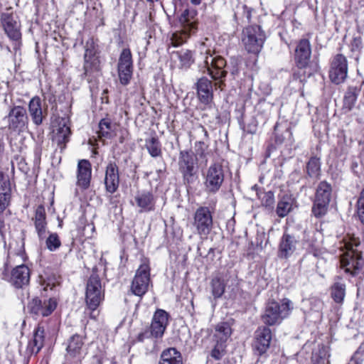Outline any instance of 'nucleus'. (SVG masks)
Returning <instances> with one entry per match:
<instances>
[{
    "label": "nucleus",
    "instance_id": "1",
    "mask_svg": "<svg viewBox=\"0 0 364 364\" xmlns=\"http://www.w3.org/2000/svg\"><path fill=\"white\" fill-rule=\"evenodd\" d=\"M360 245L359 240L355 237L344 242L346 251L341 256V265L346 272L351 275H355L364 264L362 252L359 250Z\"/></svg>",
    "mask_w": 364,
    "mask_h": 364
},
{
    "label": "nucleus",
    "instance_id": "2",
    "mask_svg": "<svg viewBox=\"0 0 364 364\" xmlns=\"http://www.w3.org/2000/svg\"><path fill=\"white\" fill-rule=\"evenodd\" d=\"M292 309V302L289 299L285 298L279 301L271 300L266 304L262 319L268 326L279 324L290 314Z\"/></svg>",
    "mask_w": 364,
    "mask_h": 364
},
{
    "label": "nucleus",
    "instance_id": "3",
    "mask_svg": "<svg viewBox=\"0 0 364 364\" xmlns=\"http://www.w3.org/2000/svg\"><path fill=\"white\" fill-rule=\"evenodd\" d=\"M104 292L99 275L93 272L87 280L85 291V301L88 308L92 310L90 314L92 318H96L94 313L104 300Z\"/></svg>",
    "mask_w": 364,
    "mask_h": 364
},
{
    "label": "nucleus",
    "instance_id": "4",
    "mask_svg": "<svg viewBox=\"0 0 364 364\" xmlns=\"http://www.w3.org/2000/svg\"><path fill=\"white\" fill-rule=\"evenodd\" d=\"M4 121L6 122L8 130L11 132H23L29 122L26 109L21 105L11 107L8 114L4 117Z\"/></svg>",
    "mask_w": 364,
    "mask_h": 364
},
{
    "label": "nucleus",
    "instance_id": "5",
    "mask_svg": "<svg viewBox=\"0 0 364 364\" xmlns=\"http://www.w3.org/2000/svg\"><path fill=\"white\" fill-rule=\"evenodd\" d=\"M205 191L215 194L220 189L225 179L223 166L218 162L211 164L203 173Z\"/></svg>",
    "mask_w": 364,
    "mask_h": 364
},
{
    "label": "nucleus",
    "instance_id": "6",
    "mask_svg": "<svg viewBox=\"0 0 364 364\" xmlns=\"http://www.w3.org/2000/svg\"><path fill=\"white\" fill-rule=\"evenodd\" d=\"M331 192V186L326 181H321L317 186L312 207V213L315 217L321 218L327 213Z\"/></svg>",
    "mask_w": 364,
    "mask_h": 364
},
{
    "label": "nucleus",
    "instance_id": "7",
    "mask_svg": "<svg viewBox=\"0 0 364 364\" xmlns=\"http://www.w3.org/2000/svg\"><path fill=\"white\" fill-rule=\"evenodd\" d=\"M242 43L249 53L257 54L260 52L265 36L259 26L246 27L242 32Z\"/></svg>",
    "mask_w": 364,
    "mask_h": 364
},
{
    "label": "nucleus",
    "instance_id": "8",
    "mask_svg": "<svg viewBox=\"0 0 364 364\" xmlns=\"http://www.w3.org/2000/svg\"><path fill=\"white\" fill-rule=\"evenodd\" d=\"M194 11L186 9L180 16V23L183 25V30L180 32H175L171 38V44L173 47H178L183 44L191 35L196 29V22L191 21L190 18L193 17Z\"/></svg>",
    "mask_w": 364,
    "mask_h": 364
},
{
    "label": "nucleus",
    "instance_id": "9",
    "mask_svg": "<svg viewBox=\"0 0 364 364\" xmlns=\"http://www.w3.org/2000/svg\"><path fill=\"white\" fill-rule=\"evenodd\" d=\"M149 283L150 267L146 259H144L136 270L132 282L131 290L134 295L141 296L148 291Z\"/></svg>",
    "mask_w": 364,
    "mask_h": 364
},
{
    "label": "nucleus",
    "instance_id": "10",
    "mask_svg": "<svg viewBox=\"0 0 364 364\" xmlns=\"http://www.w3.org/2000/svg\"><path fill=\"white\" fill-rule=\"evenodd\" d=\"M196 158L192 152L181 151L178 159V166L183 175L185 184L193 183L196 179Z\"/></svg>",
    "mask_w": 364,
    "mask_h": 364
},
{
    "label": "nucleus",
    "instance_id": "11",
    "mask_svg": "<svg viewBox=\"0 0 364 364\" xmlns=\"http://www.w3.org/2000/svg\"><path fill=\"white\" fill-rule=\"evenodd\" d=\"M117 69L120 83L122 85L129 84L133 74V62L129 48L122 50L119 58Z\"/></svg>",
    "mask_w": 364,
    "mask_h": 364
},
{
    "label": "nucleus",
    "instance_id": "12",
    "mask_svg": "<svg viewBox=\"0 0 364 364\" xmlns=\"http://www.w3.org/2000/svg\"><path fill=\"white\" fill-rule=\"evenodd\" d=\"M348 76V61L342 54H337L332 60L329 77L336 85L343 83Z\"/></svg>",
    "mask_w": 364,
    "mask_h": 364
},
{
    "label": "nucleus",
    "instance_id": "13",
    "mask_svg": "<svg viewBox=\"0 0 364 364\" xmlns=\"http://www.w3.org/2000/svg\"><path fill=\"white\" fill-rule=\"evenodd\" d=\"M193 225L197 232L201 236L208 235L213 227V217L208 208H198L194 215Z\"/></svg>",
    "mask_w": 364,
    "mask_h": 364
},
{
    "label": "nucleus",
    "instance_id": "14",
    "mask_svg": "<svg viewBox=\"0 0 364 364\" xmlns=\"http://www.w3.org/2000/svg\"><path fill=\"white\" fill-rule=\"evenodd\" d=\"M4 30L8 37L14 41L21 38V23L18 16L12 13H3L1 17Z\"/></svg>",
    "mask_w": 364,
    "mask_h": 364
},
{
    "label": "nucleus",
    "instance_id": "15",
    "mask_svg": "<svg viewBox=\"0 0 364 364\" xmlns=\"http://www.w3.org/2000/svg\"><path fill=\"white\" fill-rule=\"evenodd\" d=\"M299 242L298 237L285 231L279 241L278 257L280 259L289 258L296 250Z\"/></svg>",
    "mask_w": 364,
    "mask_h": 364
},
{
    "label": "nucleus",
    "instance_id": "16",
    "mask_svg": "<svg viewBox=\"0 0 364 364\" xmlns=\"http://www.w3.org/2000/svg\"><path fill=\"white\" fill-rule=\"evenodd\" d=\"M57 301L54 298L45 299L43 301L38 298L33 299L28 304L31 314L36 316H48L56 309Z\"/></svg>",
    "mask_w": 364,
    "mask_h": 364
},
{
    "label": "nucleus",
    "instance_id": "17",
    "mask_svg": "<svg viewBox=\"0 0 364 364\" xmlns=\"http://www.w3.org/2000/svg\"><path fill=\"white\" fill-rule=\"evenodd\" d=\"M168 322V314L162 309H158L154 314L150 332L154 338H161Z\"/></svg>",
    "mask_w": 364,
    "mask_h": 364
},
{
    "label": "nucleus",
    "instance_id": "18",
    "mask_svg": "<svg viewBox=\"0 0 364 364\" xmlns=\"http://www.w3.org/2000/svg\"><path fill=\"white\" fill-rule=\"evenodd\" d=\"M311 55V44L309 40L299 41L295 50V63L298 68H304L309 63Z\"/></svg>",
    "mask_w": 364,
    "mask_h": 364
},
{
    "label": "nucleus",
    "instance_id": "19",
    "mask_svg": "<svg viewBox=\"0 0 364 364\" xmlns=\"http://www.w3.org/2000/svg\"><path fill=\"white\" fill-rule=\"evenodd\" d=\"M272 340V332L268 327H260L255 332L254 348L259 355H262L269 347Z\"/></svg>",
    "mask_w": 364,
    "mask_h": 364
},
{
    "label": "nucleus",
    "instance_id": "20",
    "mask_svg": "<svg viewBox=\"0 0 364 364\" xmlns=\"http://www.w3.org/2000/svg\"><path fill=\"white\" fill-rule=\"evenodd\" d=\"M196 90L200 102L204 105H209L213 99V83L208 78L200 77L196 82Z\"/></svg>",
    "mask_w": 364,
    "mask_h": 364
},
{
    "label": "nucleus",
    "instance_id": "21",
    "mask_svg": "<svg viewBox=\"0 0 364 364\" xmlns=\"http://www.w3.org/2000/svg\"><path fill=\"white\" fill-rule=\"evenodd\" d=\"M105 185L106 191L114 193L118 189L119 185V169L114 162H110L106 167Z\"/></svg>",
    "mask_w": 364,
    "mask_h": 364
},
{
    "label": "nucleus",
    "instance_id": "22",
    "mask_svg": "<svg viewBox=\"0 0 364 364\" xmlns=\"http://www.w3.org/2000/svg\"><path fill=\"white\" fill-rule=\"evenodd\" d=\"M70 129L66 125L65 121L62 119L59 122L58 127L53 131V141L56 144L57 148L62 152L66 147V144L69 141Z\"/></svg>",
    "mask_w": 364,
    "mask_h": 364
},
{
    "label": "nucleus",
    "instance_id": "23",
    "mask_svg": "<svg viewBox=\"0 0 364 364\" xmlns=\"http://www.w3.org/2000/svg\"><path fill=\"white\" fill-rule=\"evenodd\" d=\"M91 175L92 168L89 161L80 160L77 164V186L82 189H87L90 186Z\"/></svg>",
    "mask_w": 364,
    "mask_h": 364
},
{
    "label": "nucleus",
    "instance_id": "24",
    "mask_svg": "<svg viewBox=\"0 0 364 364\" xmlns=\"http://www.w3.org/2000/svg\"><path fill=\"white\" fill-rule=\"evenodd\" d=\"M44 327L41 325H38L33 331L32 338L28 343L26 348L27 353H29L31 355H36L37 353H38L44 346Z\"/></svg>",
    "mask_w": 364,
    "mask_h": 364
},
{
    "label": "nucleus",
    "instance_id": "25",
    "mask_svg": "<svg viewBox=\"0 0 364 364\" xmlns=\"http://www.w3.org/2000/svg\"><path fill=\"white\" fill-rule=\"evenodd\" d=\"M29 281L30 269L26 265H18L13 269L10 282L16 288H22L28 284Z\"/></svg>",
    "mask_w": 364,
    "mask_h": 364
},
{
    "label": "nucleus",
    "instance_id": "26",
    "mask_svg": "<svg viewBox=\"0 0 364 364\" xmlns=\"http://www.w3.org/2000/svg\"><path fill=\"white\" fill-rule=\"evenodd\" d=\"M136 203L141 208L140 212H149L154 210L155 198L150 191L138 193L134 198Z\"/></svg>",
    "mask_w": 364,
    "mask_h": 364
},
{
    "label": "nucleus",
    "instance_id": "27",
    "mask_svg": "<svg viewBox=\"0 0 364 364\" xmlns=\"http://www.w3.org/2000/svg\"><path fill=\"white\" fill-rule=\"evenodd\" d=\"M361 90V86H348L343 97L342 109L345 113L351 111L356 103Z\"/></svg>",
    "mask_w": 364,
    "mask_h": 364
},
{
    "label": "nucleus",
    "instance_id": "28",
    "mask_svg": "<svg viewBox=\"0 0 364 364\" xmlns=\"http://www.w3.org/2000/svg\"><path fill=\"white\" fill-rule=\"evenodd\" d=\"M98 137L102 139H112L116 136L117 124L110 118L102 119L98 124Z\"/></svg>",
    "mask_w": 364,
    "mask_h": 364
},
{
    "label": "nucleus",
    "instance_id": "29",
    "mask_svg": "<svg viewBox=\"0 0 364 364\" xmlns=\"http://www.w3.org/2000/svg\"><path fill=\"white\" fill-rule=\"evenodd\" d=\"M200 55L203 58L204 63L206 67H212L218 69H223L226 65V61L221 56L213 57L210 49H205L204 44L201 45Z\"/></svg>",
    "mask_w": 364,
    "mask_h": 364
},
{
    "label": "nucleus",
    "instance_id": "30",
    "mask_svg": "<svg viewBox=\"0 0 364 364\" xmlns=\"http://www.w3.org/2000/svg\"><path fill=\"white\" fill-rule=\"evenodd\" d=\"M231 334V324L227 321L220 322L215 327L213 338L215 342L225 344Z\"/></svg>",
    "mask_w": 364,
    "mask_h": 364
},
{
    "label": "nucleus",
    "instance_id": "31",
    "mask_svg": "<svg viewBox=\"0 0 364 364\" xmlns=\"http://www.w3.org/2000/svg\"><path fill=\"white\" fill-rule=\"evenodd\" d=\"M28 110L33 123L36 125L41 124L43 122V112L41 101L38 97H33L30 100Z\"/></svg>",
    "mask_w": 364,
    "mask_h": 364
},
{
    "label": "nucleus",
    "instance_id": "32",
    "mask_svg": "<svg viewBox=\"0 0 364 364\" xmlns=\"http://www.w3.org/2000/svg\"><path fill=\"white\" fill-rule=\"evenodd\" d=\"M159 364H183L181 354L174 348L164 350Z\"/></svg>",
    "mask_w": 364,
    "mask_h": 364
},
{
    "label": "nucleus",
    "instance_id": "33",
    "mask_svg": "<svg viewBox=\"0 0 364 364\" xmlns=\"http://www.w3.org/2000/svg\"><path fill=\"white\" fill-rule=\"evenodd\" d=\"M84 59V70L85 75H88L93 71L98 70L99 60L97 57L95 56L93 49L88 48L85 49Z\"/></svg>",
    "mask_w": 364,
    "mask_h": 364
},
{
    "label": "nucleus",
    "instance_id": "34",
    "mask_svg": "<svg viewBox=\"0 0 364 364\" xmlns=\"http://www.w3.org/2000/svg\"><path fill=\"white\" fill-rule=\"evenodd\" d=\"M83 344L82 336L78 334L73 335L68 340V346L66 348L68 354L73 358L80 356Z\"/></svg>",
    "mask_w": 364,
    "mask_h": 364
},
{
    "label": "nucleus",
    "instance_id": "35",
    "mask_svg": "<svg viewBox=\"0 0 364 364\" xmlns=\"http://www.w3.org/2000/svg\"><path fill=\"white\" fill-rule=\"evenodd\" d=\"M35 226L40 239L44 237L46 233V210L43 205L37 207L35 213Z\"/></svg>",
    "mask_w": 364,
    "mask_h": 364
},
{
    "label": "nucleus",
    "instance_id": "36",
    "mask_svg": "<svg viewBox=\"0 0 364 364\" xmlns=\"http://www.w3.org/2000/svg\"><path fill=\"white\" fill-rule=\"evenodd\" d=\"M173 55L177 57L179 60L178 67L182 70L188 69L195 61L193 53L190 50L183 49L173 53Z\"/></svg>",
    "mask_w": 364,
    "mask_h": 364
},
{
    "label": "nucleus",
    "instance_id": "37",
    "mask_svg": "<svg viewBox=\"0 0 364 364\" xmlns=\"http://www.w3.org/2000/svg\"><path fill=\"white\" fill-rule=\"evenodd\" d=\"M293 199L287 195L284 196L277 203L276 213L279 218L287 216L292 209Z\"/></svg>",
    "mask_w": 364,
    "mask_h": 364
},
{
    "label": "nucleus",
    "instance_id": "38",
    "mask_svg": "<svg viewBox=\"0 0 364 364\" xmlns=\"http://www.w3.org/2000/svg\"><path fill=\"white\" fill-rule=\"evenodd\" d=\"M145 146L152 157L161 156V149L159 139L156 136H153L146 139Z\"/></svg>",
    "mask_w": 364,
    "mask_h": 364
},
{
    "label": "nucleus",
    "instance_id": "39",
    "mask_svg": "<svg viewBox=\"0 0 364 364\" xmlns=\"http://www.w3.org/2000/svg\"><path fill=\"white\" fill-rule=\"evenodd\" d=\"M306 172L309 177L317 178L321 172L320 159L317 157H311L306 165Z\"/></svg>",
    "mask_w": 364,
    "mask_h": 364
},
{
    "label": "nucleus",
    "instance_id": "40",
    "mask_svg": "<svg viewBox=\"0 0 364 364\" xmlns=\"http://www.w3.org/2000/svg\"><path fill=\"white\" fill-rule=\"evenodd\" d=\"M346 293V285L340 282H335L331 287V296L337 303L343 301Z\"/></svg>",
    "mask_w": 364,
    "mask_h": 364
},
{
    "label": "nucleus",
    "instance_id": "41",
    "mask_svg": "<svg viewBox=\"0 0 364 364\" xmlns=\"http://www.w3.org/2000/svg\"><path fill=\"white\" fill-rule=\"evenodd\" d=\"M211 285V292L215 299H218L221 297V296L225 292V285L223 282V280L220 278L215 277L213 278L210 283Z\"/></svg>",
    "mask_w": 364,
    "mask_h": 364
},
{
    "label": "nucleus",
    "instance_id": "42",
    "mask_svg": "<svg viewBox=\"0 0 364 364\" xmlns=\"http://www.w3.org/2000/svg\"><path fill=\"white\" fill-rule=\"evenodd\" d=\"M47 248L50 251H55L61 245V242L56 233H51L46 240Z\"/></svg>",
    "mask_w": 364,
    "mask_h": 364
},
{
    "label": "nucleus",
    "instance_id": "43",
    "mask_svg": "<svg viewBox=\"0 0 364 364\" xmlns=\"http://www.w3.org/2000/svg\"><path fill=\"white\" fill-rule=\"evenodd\" d=\"M208 74L211 76V77L215 80H220L219 84V87H221V85L223 84L222 79H223L226 75L227 72L223 69H218L212 67H206Z\"/></svg>",
    "mask_w": 364,
    "mask_h": 364
},
{
    "label": "nucleus",
    "instance_id": "44",
    "mask_svg": "<svg viewBox=\"0 0 364 364\" xmlns=\"http://www.w3.org/2000/svg\"><path fill=\"white\" fill-rule=\"evenodd\" d=\"M11 196V183L8 176L0 173V195Z\"/></svg>",
    "mask_w": 364,
    "mask_h": 364
},
{
    "label": "nucleus",
    "instance_id": "45",
    "mask_svg": "<svg viewBox=\"0 0 364 364\" xmlns=\"http://www.w3.org/2000/svg\"><path fill=\"white\" fill-rule=\"evenodd\" d=\"M225 344L215 342L213 349L211 350L210 355L215 360H219L224 355Z\"/></svg>",
    "mask_w": 364,
    "mask_h": 364
},
{
    "label": "nucleus",
    "instance_id": "46",
    "mask_svg": "<svg viewBox=\"0 0 364 364\" xmlns=\"http://www.w3.org/2000/svg\"><path fill=\"white\" fill-rule=\"evenodd\" d=\"M262 203L264 206L272 209L274 203V196L272 191L265 193L262 198Z\"/></svg>",
    "mask_w": 364,
    "mask_h": 364
},
{
    "label": "nucleus",
    "instance_id": "47",
    "mask_svg": "<svg viewBox=\"0 0 364 364\" xmlns=\"http://www.w3.org/2000/svg\"><path fill=\"white\" fill-rule=\"evenodd\" d=\"M358 215L360 221L364 223V189L361 191L357 202Z\"/></svg>",
    "mask_w": 364,
    "mask_h": 364
},
{
    "label": "nucleus",
    "instance_id": "48",
    "mask_svg": "<svg viewBox=\"0 0 364 364\" xmlns=\"http://www.w3.org/2000/svg\"><path fill=\"white\" fill-rule=\"evenodd\" d=\"M58 281L57 280L55 276L52 277H48L47 279H42V286L43 287V289L45 291H48V289L50 290L53 289L57 284H58Z\"/></svg>",
    "mask_w": 364,
    "mask_h": 364
},
{
    "label": "nucleus",
    "instance_id": "49",
    "mask_svg": "<svg viewBox=\"0 0 364 364\" xmlns=\"http://www.w3.org/2000/svg\"><path fill=\"white\" fill-rule=\"evenodd\" d=\"M152 337L153 336H151V332L148 330H146L137 336L136 340L139 342H144L146 339H149L151 341L153 346H155L156 341Z\"/></svg>",
    "mask_w": 364,
    "mask_h": 364
},
{
    "label": "nucleus",
    "instance_id": "50",
    "mask_svg": "<svg viewBox=\"0 0 364 364\" xmlns=\"http://www.w3.org/2000/svg\"><path fill=\"white\" fill-rule=\"evenodd\" d=\"M318 357L320 359L318 361L319 364H324L326 360L328 363V358L329 355L328 348L323 346L318 350Z\"/></svg>",
    "mask_w": 364,
    "mask_h": 364
},
{
    "label": "nucleus",
    "instance_id": "51",
    "mask_svg": "<svg viewBox=\"0 0 364 364\" xmlns=\"http://www.w3.org/2000/svg\"><path fill=\"white\" fill-rule=\"evenodd\" d=\"M11 200L10 196L0 195V213H3L9 206Z\"/></svg>",
    "mask_w": 364,
    "mask_h": 364
},
{
    "label": "nucleus",
    "instance_id": "52",
    "mask_svg": "<svg viewBox=\"0 0 364 364\" xmlns=\"http://www.w3.org/2000/svg\"><path fill=\"white\" fill-rule=\"evenodd\" d=\"M363 357L362 353L358 351H356L354 355L352 356L348 364H363Z\"/></svg>",
    "mask_w": 364,
    "mask_h": 364
},
{
    "label": "nucleus",
    "instance_id": "53",
    "mask_svg": "<svg viewBox=\"0 0 364 364\" xmlns=\"http://www.w3.org/2000/svg\"><path fill=\"white\" fill-rule=\"evenodd\" d=\"M362 48V40L360 37L353 38L351 43L352 50H359Z\"/></svg>",
    "mask_w": 364,
    "mask_h": 364
},
{
    "label": "nucleus",
    "instance_id": "54",
    "mask_svg": "<svg viewBox=\"0 0 364 364\" xmlns=\"http://www.w3.org/2000/svg\"><path fill=\"white\" fill-rule=\"evenodd\" d=\"M197 153L200 155H203L208 148V146L203 141H198L196 144Z\"/></svg>",
    "mask_w": 364,
    "mask_h": 364
},
{
    "label": "nucleus",
    "instance_id": "55",
    "mask_svg": "<svg viewBox=\"0 0 364 364\" xmlns=\"http://www.w3.org/2000/svg\"><path fill=\"white\" fill-rule=\"evenodd\" d=\"M34 154H35L34 162L36 164L40 163L41 157V154H42V148L40 145H38L36 146V148L34 149Z\"/></svg>",
    "mask_w": 364,
    "mask_h": 364
},
{
    "label": "nucleus",
    "instance_id": "56",
    "mask_svg": "<svg viewBox=\"0 0 364 364\" xmlns=\"http://www.w3.org/2000/svg\"><path fill=\"white\" fill-rule=\"evenodd\" d=\"M244 9V15L246 19L250 21L252 16V9L250 8H248L247 6H243Z\"/></svg>",
    "mask_w": 364,
    "mask_h": 364
},
{
    "label": "nucleus",
    "instance_id": "57",
    "mask_svg": "<svg viewBox=\"0 0 364 364\" xmlns=\"http://www.w3.org/2000/svg\"><path fill=\"white\" fill-rule=\"evenodd\" d=\"M277 128H278V124H276L275 126H274V132H275V134H276V139L275 140H276V142L277 144H282L284 141V138L283 137H280V136L277 135Z\"/></svg>",
    "mask_w": 364,
    "mask_h": 364
},
{
    "label": "nucleus",
    "instance_id": "58",
    "mask_svg": "<svg viewBox=\"0 0 364 364\" xmlns=\"http://www.w3.org/2000/svg\"><path fill=\"white\" fill-rule=\"evenodd\" d=\"M199 130L203 133L204 136L206 137V138H208V133L207 132V130L204 128V127L203 126H200L199 127Z\"/></svg>",
    "mask_w": 364,
    "mask_h": 364
},
{
    "label": "nucleus",
    "instance_id": "59",
    "mask_svg": "<svg viewBox=\"0 0 364 364\" xmlns=\"http://www.w3.org/2000/svg\"><path fill=\"white\" fill-rule=\"evenodd\" d=\"M201 2V0H191V3L195 5H198Z\"/></svg>",
    "mask_w": 364,
    "mask_h": 364
},
{
    "label": "nucleus",
    "instance_id": "60",
    "mask_svg": "<svg viewBox=\"0 0 364 364\" xmlns=\"http://www.w3.org/2000/svg\"><path fill=\"white\" fill-rule=\"evenodd\" d=\"M149 2L154 3L155 1H158L159 0H146Z\"/></svg>",
    "mask_w": 364,
    "mask_h": 364
},
{
    "label": "nucleus",
    "instance_id": "61",
    "mask_svg": "<svg viewBox=\"0 0 364 364\" xmlns=\"http://www.w3.org/2000/svg\"><path fill=\"white\" fill-rule=\"evenodd\" d=\"M2 149H3L2 146H1V144H0V153L2 151Z\"/></svg>",
    "mask_w": 364,
    "mask_h": 364
}]
</instances>
